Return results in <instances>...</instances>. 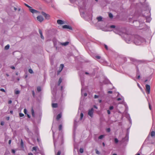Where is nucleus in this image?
<instances>
[{"label":"nucleus","mask_w":155,"mask_h":155,"mask_svg":"<svg viewBox=\"0 0 155 155\" xmlns=\"http://www.w3.org/2000/svg\"><path fill=\"white\" fill-rule=\"evenodd\" d=\"M29 10L30 12H31V13H37L38 12V11L32 8L31 7V8H29Z\"/></svg>","instance_id":"1a4fd4ad"},{"label":"nucleus","mask_w":155,"mask_h":155,"mask_svg":"<svg viewBox=\"0 0 155 155\" xmlns=\"http://www.w3.org/2000/svg\"><path fill=\"white\" fill-rule=\"evenodd\" d=\"M114 140L115 143H117L118 142V140L117 138H115Z\"/></svg>","instance_id":"c756f323"},{"label":"nucleus","mask_w":155,"mask_h":155,"mask_svg":"<svg viewBox=\"0 0 155 155\" xmlns=\"http://www.w3.org/2000/svg\"><path fill=\"white\" fill-rule=\"evenodd\" d=\"M12 103V101L11 100H10L8 101V103L9 104H11Z\"/></svg>","instance_id":"5fc2aeb1"},{"label":"nucleus","mask_w":155,"mask_h":155,"mask_svg":"<svg viewBox=\"0 0 155 155\" xmlns=\"http://www.w3.org/2000/svg\"><path fill=\"white\" fill-rule=\"evenodd\" d=\"M93 111L94 109L92 108L89 110L88 113V114L91 117L93 116Z\"/></svg>","instance_id":"39448f33"},{"label":"nucleus","mask_w":155,"mask_h":155,"mask_svg":"<svg viewBox=\"0 0 155 155\" xmlns=\"http://www.w3.org/2000/svg\"><path fill=\"white\" fill-rule=\"evenodd\" d=\"M69 42L66 41V42H64V43H61V45H62L65 46L68 45L69 44Z\"/></svg>","instance_id":"2eb2a0df"},{"label":"nucleus","mask_w":155,"mask_h":155,"mask_svg":"<svg viewBox=\"0 0 155 155\" xmlns=\"http://www.w3.org/2000/svg\"><path fill=\"white\" fill-rule=\"evenodd\" d=\"M28 71L30 74H32L33 73V70L31 69H29Z\"/></svg>","instance_id":"c85d7f7f"},{"label":"nucleus","mask_w":155,"mask_h":155,"mask_svg":"<svg viewBox=\"0 0 155 155\" xmlns=\"http://www.w3.org/2000/svg\"><path fill=\"white\" fill-rule=\"evenodd\" d=\"M61 153V151L60 150H59L56 155H60Z\"/></svg>","instance_id":"c9c22d12"},{"label":"nucleus","mask_w":155,"mask_h":155,"mask_svg":"<svg viewBox=\"0 0 155 155\" xmlns=\"http://www.w3.org/2000/svg\"><path fill=\"white\" fill-rule=\"evenodd\" d=\"M109 16L110 18H112L113 17V15L111 13H110L109 14Z\"/></svg>","instance_id":"bb28decb"},{"label":"nucleus","mask_w":155,"mask_h":155,"mask_svg":"<svg viewBox=\"0 0 155 155\" xmlns=\"http://www.w3.org/2000/svg\"><path fill=\"white\" fill-rule=\"evenodd\" d=\"M24 113L25 114H27V110H26V109H24Z\"/></svg>","instance_id":"ea45409f"},{"label":"nucleus","mask_w":155,"mask_h":155,"mask_svg":"<svg viewBox=\"0 0 155 155\" xmlns=\"http://www.w3.org/2000/svg\"><path fill=\"white\" fill-rule=\"evenodd\" d=\"M14 10L15 11H16L17 10V8L16 7H14Z\"/></svg>","instance_id":"e2e57ef3"},{"label":"nucleus","mask_w":155,"mask_h":155,"mask_svg":"<svg viewBox=\"0 0 155 155\" xmlns=\"http://www.w3.org/2000/svg\"><path fill=\"white\" fill-rule=\"evenodd\" d=\"M94 107L96 109H97V106H94Z\"/></svg>","instance_id":"338daca9"},{"label":"nucleus","mask_w":155,"mask_h":155,"mask_svg":"<svg viewBox=\"0 0 155 155\" xmlns=\"http://www.w3.org/2000/svg\"><path fill=\"white\" fill-rule=\"evenodd\" d=\"M114 108V107L113 106H111L109 107V110H113Z\"/></svg>","instance_id":"f704fd0d"},{"label":"nucleus","mask_w":155,"mask_h":155,"mask_svg":"<svg viewBox=\"0 0 155 155\" xmlns=\"http://www.w3.org/2000/svg\"><path fill=\"white\" fill-rule=\"evenodd\" d=\"M104 47L105 48L107 49V50L108 49V47H107V46L106 45H104Z\"/></svg>","instance_id":"49530a36"},{"label":"nucleus","mask_w":155,"mask_h":155,"mask_svg":"<svg viewBox=\"0 0 155 155\" xmlns=\"http://www.w3.org/2000/svg\"><path fill=\"white\" fill-rule=\"evenodd\" d=\"M20 144H21V147H23L24 146V143H23V141L22 139H21V140Z\"/></svg>","instance_id":"a211bd4d"},{"label":"nucleus","mask_w":155,"mask_h":155,"mask_svg":"<svg viewBox=\"0 0 155 155\" xmlns=\"http://www.w3.org/2000/svg\"><path fill=\"white\" fill-rule=\"evenodd\" d=\"M12 153H15V151L14 150H12Z\"/></svg>","instance_id":"8fccbe9b"},{"label":"nucleus","mask_w":155,"mask_h":155,"mask_svg":"<svg viewBox=\"0 0 155 155\" xmlns=\"http://www.w3.org/2000/svg\"><path fill=\"white\" fill-rule=\"evenodd\" d=\"M84 95L85 96H86L87 95V93H85L84 94Z\"/></svg>","instance_id":"680f3d73"},{"label":"nucleus","mask_w":155,"mask_h":155,"mask_svg":"<svg viewBox=\"0 0 155 155\" xmlns=\"http://www.w3.org/2000/svg\"><path fill=\"white\" fill-rule=\"evenodd\" d=\"M130 60L135 64H139L145 62V61L143 60H137L133 58H130Z\"/></svg>","instance_id":"f03ea898"},{"label":"nucleus","mask_w":155,"mask_h":155,"mask_svg":"<svg viewBox=\"0 0 155 155\" xmlns=\"http://www.w3.org/2000/svg\"><path fill=\"white\" fill-rule=\"evenodd\" d=\"M28 155H33V154L31 153H28Z\"/></svg>","instance_id":"0e129e2a"},{"label":"nucleus","mask_w":155,"mask_h":155,"mask_svg":"<svg viewBox=\"0 0 155 155\" xmlns=\"http://www.w3.org/2000/svg\"><path fill=\"white\" fill-rule=\"evenodd\" d=\"M57 23L58 24L62 25L64 24V22L61 20H58Z\"/></svg>","instance_id":"9b49d317"},{"label":"nucleus","mask_w":155,"mask_h":155,"mask_svg":"<svg viewBox=\"0 0 155 155\" xmlns=\"http://www.w3.org/2000/svg\"><path fill=\"white\" fill-rule=\"evenodd\" d=\"M85 74H87V75H88L89 74V73H88L87 72H85Z\"/></svg>","instance_id":"69168bd1"},{"label":"nucleus","mask_w":155,"mask_h":155,"mask_svg":"<svg viewBox=\"0 0 155 155\" xmlns=\"http://www.w3.org/2000/svg\"><path fill=\"white\" fill-rule=\"evenodd\" d=\"M98 96L97 95H95L94 96V98H98Z\"/></svg>","instance_id":"a18cd8bd"},{"label":"nucleus","mask_w":155,"mask_h":155,"mask_svg":"<svg viewBox=\"0 0 155 155\" xmlns=\"http://www.w3.org/2000/svg\"><path fill=\"white\" fill-rule=\"evenodd\" d=\"M41 91V87L39 86L37 87V91L38 92H40Z\"/></svg>","instance_id":"393cba45"},{"label":"nucleus","mask_w":155,"mask_h":155,"mask_svg":"<svg viewBox=\"0 0 155 155\" xmlns=\"http://www.w3.org/2000/svg\"><path fill=\"white\" fill-rule=\"evenodd\" d=\"M79 151H80V152L81 153H83V151H84L83 149L82 148H80V150H79Z\"/></svg>","instance_id":"2f4dec72"},{"label":"nucleus","mask_w":155,"mask_h":155,"mask_svg":"<svg viewBox=\"0 0 155 155\" xmlns=\"http://www.w3.org/2000/svg\"><path fill=\"white\" fill-rule=\"evenodd\" d=\"M64 67V65L62 64L60 65L59 70L58 71V74H59L60 72L62 71Z\"/></svg>","instance_id":"0eeeda50"},{"label":"nucleus","mask_w":155,"mask_h":155,"mask_svg":"<svg viewBox=\"0 0 155 155\" xmlns=\"http://www.w3.org/2000/svg\"><path fill=\"white\" fill-rule=\"evenodd\" d=\"M107 113L108 114H110V112L109 110H107Z\"/></svg>","instance_id":"37998d69"},{"label":"nucleus","mask_w":155,"mask_h":155,"mask_svg":"<svg viewBox=\"0 0 155 155\" xmlns=\"http://www.w3.org/2000/svg\"><path fill=\"white\" fill-rule=\"evenodd\" d=\"M125 138H126L127 140L128 139V135L127 134L126 136V137H125Z\"/></svg>","instance_id":"864d4df0"},{"label":"nucleus","mask_w":155,"mask_h":155,"mask_svg":"<svg viewBox=\"0 0 155 155\" xmlns=\"http://www.w3.org/2000/svg\"><path fill=\"white\" fill-rule=\"evenodd\" d=\"M83 117V114L82 113H81L80 114V120H81L82 118Z\"/></svg>","instance_id":"a878e982"},{"label":"nucleus","mask_w":155,"mask_h":155,"mask_svg":"<svg viewBox=\"0 0 155 155\" xmlns=\"http://www.w3.org/2000/svg\"><path fill=\"white\" fill-rule=\"evenodd\" d=\"M149 109H150V110H151V106H150V104L149 103Z\"/></svg>","instance_id":"603ef678"},{"label":"nucleus","mask_w":155,"mask_h":155,"mask_svg":"<svg viewBox=\"0 0 155 155\" xmlns=\"http://www.w3.org/2000/svg\"><path fill=\"white\" fill-rule=\"evenodd\" d=\"M149 19H150L149 18H146V21L149 22L150 21Z\"/></svg>","instance_id":"09e8293b"},{"label":"nucleus","mask_w":155,"mask_h":155,"mask_svg":"<svg viewBox=\"0 0 155 155\" xmlns=\"http://www.w3.org/2000/svg\"><path fill=\"white\" fill-rule=\"evenodd\" d=\"M15 93L16 94H19L20 93V91H15Z\"/></svg>","instance_id":"cd10ccee"},{"label":"nucleus","mask_w":155,"mask_h":155,"mask_svg":"<svg viewBox=\"0 0 155 155\" xmlns=\"http://www.w3.org/2000/svg\"><path fill=\"white\" fill-rule=\"evenodd\" d=\"M31 113H32V117H35V113H34V110L33 108H32L31 110Z\"/></svg>","instance_id":"aec40b11"},{"label":"nucleus","mask_w":155,"mask_h":155,"mask_svg":"<svg viewBox=\"0 0 155 155\" xmlns=\"http://www.w3.org/2000/svg\"><path fill=\"white\" fill-rule=\"evenodd\" d=\"M62 81V79L61 78H60L58 80V85H59L61 83V82Z\"/></svg>","instance_id":"f3484780"},{"label":"nucleus","mask_w":155,"mask_h":155,"mask_svg":"<svg viewBox=\"0 0 155 155\" xmlns=\"http://www.w3.org/2000/svg\"><path fill=\"white\" fill-rule=\"evenodd\" d=\"M61 114H58L57 117L56 119L57 120H58L59 119L61 118Z\"/></svg>","instance_id":"ddd939ff"},{"label":"nucleus","mask_w":155,"mask_h":155,"mask_svg":"<svg viewBox=\"0 0 155 155\" xmlns=\"http://www.w3.org/2000/svg\"><path fill=\"white\" fill-rule=\"evenodd\" d=\"M37 19L40 22H41L43 21L44 18L41 16L39 15L37 17Z\"/></svg>","instance_id":"6e6552de"},{"label":"nucleus","mask_w":155,"mask_h":155,"mask_svg":"<svg viewBox=\"0 0 155 155\" xmlns=\"http://www.w3.org/2000/svg\"><path fill=\"white\" fill-rule=\"evenodd\" d=\"M10 113L11 114H13V112L12 110H11L10 111Z\"/></svg>","instance_id":"774afa93"},{"label":"nucleus","mask_w":155,"mask_h":155,"mask_svg":"<svg viewBox=\"0 0 155 155\" xmlns=\"http://www.w3.org/2000/svg\"><path fill=\"white\" fill-rule=\"evenodd\" d=\"M96 153H97V154H100V152L97 150H96Z\"/></svg>","instance_id":"79ce46f5"},{"label":"nucleus","mask_w":155,"mask_h":155,"mask_svg":"<svg viewBox=\"0 0 155 155\" xmlns=\"http://www.w3.org/2000/svg\"><path fill=\"white\" fill-rule=\"evenodd\" d=\"M11 68L12 69H15V67L13 66H11Z\"/></svg>","instance_id":"de8ad7c7"},{"label":"nucleus","mask_w":155,"mask_h":155,"mask_svg":"<svg viewBox=\"0 0 155 155\" xmlns=\"http://www.w3.org/2000/svg\"><path fill=\"white\" fill-rule=\"evenodd\" d=\"M11 140H9V141H8V143L9 144H10L11 143Z\"/></svg>","instance_id":"6e6d98bb"},{"label":"nucleus","mask_w":155,"mask_h":155,"mask_svg":"<svg viewBox=\"0 0 155 155\" xmlns=\"http://www.w3.org/2000/svg\"><path fill=\"white\" fill-rule=\"evenodd\" d=\"M32 94L33 96H34L35 95V93L34 91H32Z\"/></svg>","instance_id":"bf43d9fd"},{"label":"nucleus","mask_w":155,"mask_h":155,"mask_svg":"<svg viewBox=\"0 0 155 155\" xmlns=\"http://www.w3.org/2000/svg\"><path fill=\"white\" fill-rule=\"evenodd\" d=\"M10 46L9 45H7L5 47V50H8L9 49Z\"/></svg>","instance_id":"6ab92c4d"},{"label":"nucleus","mask_w":155,"mask_h":155,"mask_svg":"<svg viewBox=\"0 0 155 155\" xmlns=\"http://www.w3.org/2000/svg\"><path fill=\"white\" fill-rule=\"evenodd\" d=\"M63 28H68L70 30H72V28L68 25H64L63 26Z\"/></svg>","instance_id":"9d476101"},{"label":"nucleus","mask_w":155,"mask_h":155,"mask_svg":"<svg viewBox=\"0 0 155 155\" xmlns=\"http://www.w3.org/2000/svg\"><path fill=\"white\" fill-rule=\"evenodd\" d=\"M19 116L20 117H23L24 115V114H22V113H20L19 114Z\"/></svg>","instance_id":"72a5a7b5"},{"label":"nucleus","mask_w":155,"mask_h":155,"mask_svg":"<svg viewBox=\"0 0 155 155\" xmlns=\"http://www.w3.org/2000/svg\"><path fill=\"white\" fill-rule=\"evenodd\" d=\"M4 124V122H2L0 123V124L1 125H3Z\"/></svg>","instance_id":"c03bdc74"},{"label":"nucleus","mask_w":155,"mask_h":155,"mask_svg":"<svg viewBox=\"0 0 155 155\" xmlns=\"http://www.w3.org/2000/svg\"><path fill=\"white\" fill-rule=\"evenodd\" d=\"M108 93L109 94H112V91H109L108 92Z\"/></svg>","instance_id":"3c124183"},{"label":"nucleus","mask_w":155,"mask_h":155,"mask_svg":"<svg viewBox=\"0 0 155 155\" xmlns=\"http://www.w3.org/2000/svg\"><path fill=\"white\" fill-rule=\"evenodd\" d=\"M52 106L53 108H56L58 107V104L57 103H53L52 104Z\"/></svg>","instance_id":"4468645a"},{"label":"nucleus","mask_w":155,"mask_h":155,"mask_svg":"<svg viewBox=\"0 0 155 155\" xmlns=\"http://www.w3.org/2000/svg\"><path fill=\"white\" fill-rule=\"evenodd\" d=\"M0 91H2V92H5V90L4 89H3V88H1V89H0Z\"/></svg>","instance_id":"e433bc0d"},{"label":"nucleus","mask_w":155,"mask_h":155,"mask_svg":"<svg viewBox=\"0 0 155 155\" xmlns=\"http://www.w3.org/2000/svg\"><path fill=\"white\" fill-rule=\"evenodd\" d=\"M27 117L29 118H30V115L28 114H27Z\"/></svg>","instance_id":"13d9d810"},{"label":"nucleus","mask_w":155,"mask_h":155,"mask_svg":"<svg viewBox=\"0 0 155 155\" xmlns=\"http://www.w3.org/2000/svg\"><path fill=\"white\" fill-rule=\"evenodd\" d=\"M145 86L146 92L147 94H149L150 93V86L147 84H146Z\"/></svg>","instance_id":"20e7f679"},{"label":"nucleus","mask_w":155,"mask_h":155,"mask_svg":"<svg viewBox=\"0 0 155 155\" xmlns=\"http://www.w3.org/2000/svg\"><path fill=\"white\" fill-rule=\"evenodd\" d=\"M106 131L108 132H110V128L106 129Z\"/></svg>","instance_id":"473e14b6"},{"label":"nucleus","mask_w":155,"mask_h":155,"mask_svg":"<svg viewBox=\"0 0 155 155\" xmlns=\"http://www.w3.org/2000/svg\"><path fill=\"white\" fill-rule=\"evenodd\" d=\"M110 27L111 28H115V26L114 25H111L110 26Z\"/></svg>","instance_id":"4c0bfd02"},{"label":"nucleus","mask_w":155,"mask_h":155,"mask_svg":"<svg viewBox=\"0 0 155 155\" xmlns=\"http://www.w3.org/2000/svg\"><path fill=\"white\" fill-rule=\"evenodd\" d=\"M104 135H101L100 136H99L98 137L99 139H102L104 137Z\"/></svg>","instance_id":"b1692460"},{"label":"nucleus","mask_w":155,"mask_h":155,"mask_svg":"<svg viewBox=\"0 0 155 155\" xmlns=\"http://www.w3.org/2000/svg\"><path fill=\"white\" fill-rule=\"evenodd\" d=\"M41 14L44 15L46 19H49L50 17V15L48 14H46L44 12H41Z\"/></svg>","instance_id":"423d86ee"},{"label":"nucleus","mask_w":155,"mask_h":155,"mask_svg":"<svg viewBox=\"0 0 155 155\" xmlns=\"http://www.w3.org/2000/svg\"><path fill=\"white\" fill-rule=\"evenodd\" d=\"M97 19L98 21H102V18L101 16H99L97 18Z\"/></svg>","instance_id":"dca6fc26"},{"label":"nucleus","mask_w":155,"mask_h":155,"mask_svg":"<svg viewBox=\"0 0 155 155\" xmlns=\"http://www.w3.org/2000/svg\"><path fill=\"white\" fill-rule=\"evenodd\" d=\"M24 5H25V6H26V7H27L28 8H31V7L29 5H28L26 4V3H25L24 4Z\"/></svg>","instance_id":"58836bf2"},{"label":"nucleus","mask_w":155,"mask_h":155,"mask_svg":"<svg viewBox=\"0 0 155 155\" xmlns=\"http://www.w3.org/2000/svg\"><path fill=\"white\" fill-rule=\"evenodd\" d=\"M96 58L98 59H100L101 58V56H96Z\"/></svg>","instance_id":"a19ab883"},{"label":"nucleus","mask_w":155,"mask_h":155,"mask_svg":"<svg viewBox=\"0 0 155 155\" xmlns=\"http://www.w3.org/2000/svg\"><path fill=\"white\" fill-rule=\"evenodd\" d=\"M117 100L118 101H120L121 100V98H118L117 99Z\"/></svg>","instance_id":"4d7b16f0"},{"label":"nucleus","mask_w":155,"mask_h":155,"mask_svg":"<svg viewBox=\"0 0 155 155\" xmlns=\"http://www.w3.org/2000/svg\"><path fill=\"white\" fill-rule=\"evenodd\" d=\"M37 149H38V147H33L32 148V150H35V151H36Z\"/></svg>","instance_id":"412c9836"},{"label":"nucleus","mask_w":155,"mask_h":155,"mask_svg":"<svg viewBox=\"0 0 155 155\" xmlns=\"http://www.w3.org/2000/svg\"><path fill=\"white\" fill-rule=\"evenodd\" d=\"M133 37L132 36L130 35L125 34L124 35V37L125 38V40L127 43H130L131 41V38Z\"/></svg>","instance_id":"7ed1b4c3"},{"label":"nucleus","mask_w":155,"mask_h":155,"mask_svg":"<svg viewBox=\"0 0 155 155\" xmlns=\"http://www.w3.org/2000/svg\"><path fill=\"white\" fill-rule=\"evenodd\" d=\"M9 118H10L9 117H7V118H6V119H7V120H9Z\"/></svg>","instance_id":"052dcab7"},{"label":"nucleus","mask_w":155,"mask_h":155,"mask_svg":"<svg viewBox=\"0 0 155 155\" xmlns=\"http://www.w3.org/2000/svg\"><path fill=\"white\" fill-rule=\"evenodd\" d=\"M137 78L138 79H139L140 78V76L139 74V72L138 71L137 73Z\"/></svg>","instance_id":"5701e85b"},{"label":"nucleus","mask_w":155,"mask_h":155,"mask_svg":"<svg viewBox=\"0 0 155 155\" xmlns=\"http://www.w3.org/2000/svg\"><path fill=\"white\" fill-rule=\"evenodd\" d=\"M39 34L40 35L41 38L42 39H44V37L43 36V35H42V31L41 30H40V29H39Z\"/></svg>","instance_id":"f8f14e48"},{"label":"nucleus","mask_w":155,"mask_h":155,"mask_svg":"<svg viewBox=\"0 0 155 155\" xmlns=\"http://www.w3.org/2000/svg\"><path fill=\"white\" fill-rule=\"evenodd\" d=\"M62 125L61 124H60L59 126V130H62Z\"/></svg>","instance_id":"7c9ffc66"},{"label":"nucleus","mask_w":155,"mask_h":155,"mask_svg":"<svg viewBox=\"0 0 155 155\" xmlns=\"http://www.w3.org/2000/svg\"><path fill=\"white\" fill-rule=\"evenodd\" d=\"M144 39L138 35H136L134 37V42L137 45H140L144 41Z\"/></svg>","instance_id":"f257e3e1"},{"label":"nucleus","mask_w":155,"mask_h":155,"mask_svg":"<svg viewBox=\"0 0 155 155\" xmlns=\"http://www.w3.org/2000/svg\"><path fill=\"white\" fill-rule=\"evenodd\" d=\"M155 135V132L154 131L151 132V135L152 137H153Z\"/></svg>","instance_id":"4be33fe9"}]
</instances>
